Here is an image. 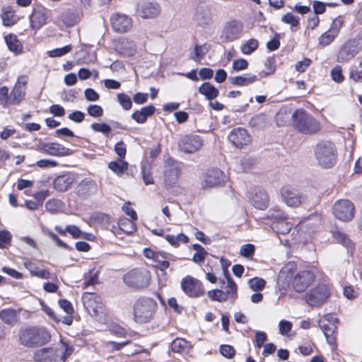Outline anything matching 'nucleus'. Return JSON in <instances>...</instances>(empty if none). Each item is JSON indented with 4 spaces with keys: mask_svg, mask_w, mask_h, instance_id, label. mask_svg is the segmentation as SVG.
<instances>
[{
    "mask_svg": "<svg viewBox=\"0 0 362 362\" xmlns=\"http://www.w3.org/2000/svg\"><path fill=\"white\" fill-rule=\"evenodd\" d=\"M248 284L250 285V288L252 291H262L266 285V281L264 279L259 277H255L249 280Z\"/></svg>",
    "mask_w": 362,
    "mask_h": 362,
    "instance_id": "46",
    "label": "nucleus"
},
{
    "mask_svg": "<svg viewBox=\"0 0 362 362\" xmlns=\"http://www.w3.org/2000/svg\"><path fill=\"white\" fill-rule=\"evenodd\" d=\"M141 174L143 181L146 185L153 184L154 180L149 166L143 165L141 167Z\"/></svg>",
    "mask_w": 362,
    "mask_h": 362,
    "instance_id": "49",
    "label": "nucleus"
},
{
    "mask_svg": "<svg viewBox=\"0 0 362 362\" xmlns=\"http://www.w3.org/2000/svg\"><path fill=\"white\" fill-rule=\"evenodd\" d=\"M34 359L37 362H57L54 348H43L36 351Z\"/></svg>",
    "mask_w": 362,
    "mask_h": 362,
    "instance_id": "26",
    "label": "nucleus"
},
{
    "mask_svg": "<svg viewBox=\"0 0 362 362\" xmlns=\"http://www.w3.org/2000/svg\"><path fill=\"white\" fill-rule=\"evenodd\" d=\"M5 42L8 49L16 54L22 52L23 45L14 34L10 33L4 37Z\"/></svg>",
    "mask_w": 362,
    "mask_h": 362,
    "instance_id": "32",
    "label": "nucleus"
},
{
    "mask_svg": "<svg viewBox=\"0 0 362 362\" xmlns=\"http://www.w3.org/2000/svg\"><path fill=\"white\" fill-rule=\"evenodd\" d=\"M281 21L286 24L291 25V27H298L299 25V18L291 13L284 15Z\"/></svg>",
    "mask_w": 362,
    "mask_h": 362,
    "instance_id": "52",
    "label": "nucleus"
},
{
    "mask_svg": "<svg viewBox=\"0 0 362 362\" xmlns=\"http://www.w3.org/2000/svg\"><path fill=\"white\" fill-rule=\"evenodd\" d=\"M91 129L95 132H100L107 135L110 131V127L105 123H93L90 125Z\"/></svg>",
    "mask_w": 362,
    "mask_h": 362,
    "instance_id": "53",
    "label": "nucleus"
},
{
    "mask_svg": "<svg viewBox=\"0 0 362 362\" xmlns=\"http://www.w3.org/2000/svg\"><path fill=\"white\" fill-rule=\"evenodd\" d=\"M151 275L144 269H135L124 275V283L130 287L141 288L147 287L150 284Z\"/></svg>",
    "mask_w": 362,
    "mask_h": 362,
    "instance_id": "7",
    "label": "nucleus"
},
{
    "mask_svg": "<svg viewBox=\"0 0 362 362\" xmlns=\"http://www.w3.org/2000/svg\"><path fill=\"white\" fill-rule=\"evenodd\" d=\"M83 304L89 314L99 322L105 320L106 313L102 298L95 293H84Z\"/></svg>",
    "mask_w": 362,
    "mask_h": 362,
    "instance_id": "5",
    "label": "nucleus"
},
{
    "mask_svg": "<svg viewBox=\"0 0 362 362\" xmlns=\"http://www.w3.org/2000/svg\"><path fill=\"white\" fill-rule=\"evenodd\" d=\"M50 339L51 334L44 327H28L22 329L19 333L20 344L28 348L43 346Z\"/></svg>",
    "mask_w": 362,
    "mask_h": 362,
    "instance_id": "1",
    "label": "nucleus"
},
{
    "mask_svg": "<svg viewBox=\"0 0 362 362\" xmlns=\"http://www.w3.org/2000/svg\"><path fill=\"white\" fill-rule=\"evenodd\" d=\"M330 295L329 286L322 284L309 290L305 293L304 299L309 306L319 308L327 300Z\"/></svg>",
    "mask_w": 362,
    "mask_h": 362,
    "instance_id": "6",
    "label": "nucleus"
},
{
    "mask_svg": "<svg viewBox=\"0 0 362 362\" xmlns=\"http://www.w3.org/2000/svg\"><path fill=\"white\" fill-rule=\"evenodd\" d=\"M337 36V34L329 30L325 32L319 38V44L322 47L330 45L335 37Z\"/></svg>",
    "mask_w": 362,
    "mask_h": 362,
    "instance_id": "43",
    "label": "nucleus"
},
{
    "mask_svg": "<svg viewBox=\"0 0 362 362\" xmlns=\"http://www.w3.org/2000/svg\"><path fill=\"white\" fill-rule=\"evenodd\" d=\"M335 320L336 319L332 314H328L321 317L318 321L319 326L322 330L327 343L331 345L335 343V333L337 330Z\"/></svg>",
    "mask_w": 362,
    "mask_h": 362,
    "instance_id": "10",
    "label": "nucleus"
},
{
    "mask_svg": "<svg viewBox=\"0 0 362 362\" xmlns=\"http://www.w3.org/2000/svg\"><path fill=\"white\" fill-rule=\"evenodd\" d=\"M269 214L268 216L273 219L274 221H280L281 219L286 218V217L284 216V214L283 211H281L279 209H272L269 211Z\"/></svg>",
    "mask_w": 362,
    "mask_h": 362,
    "instance_id": "61",
    "label": "nucleus"
},
{
    "mask_svg": "<svg viewBox=\"0 0 362 362\" xmlns=\"http://www.w3.org/2000/svg\"><path fill=\"white\" fill-rule=\"evenodd\" d=\"M117 101L122 108L125 110H129L132 108V101L131 98L122 93H117Z\"/></svg>",
    "mask_w": 362,
    "mask_h": 362,
    "instance_id": "45",
    "label": "nucleus"
},
{
    "mask_svg": "<svg viewBox=\"0 0 362 362\" xmlns=\"http://www.w3.org/2000/svg\"><path fill=\"white\" fill-rule=\"evenodd\" d=\"M279 327L280 334L281 335H286L291 330L292 323L287 320H281Z\"/></svg>",
    "mask_w": 362,
    "mask_h": 362,
    "instance_id": "60",
    "label": "nucleus"
},
{
    "mask_svg": "<svg viewBox=\"0 0 362 362\" xmlns=\"http://www.w3.org/2000/svg\"><path fill=\"white\" fill-rule=\"evenodd\" d=\"M258 46V41L256 39L252 38L243 44L240 47V49L243 54H250L257 49Z\"/></svg>",
    "mask_w": 362,
    "mask_h": 362,
    "instance_id": "39",
    "label": "nucleus"
},
{
    "mask_svg": "<svg viewBox=\"0 0 362 362\" xmlns=\"http://www.w3.org/2000/svg\"><path fill=\"white\" fill-rule=\"evenodd\" d=\"M208 296L214 300L218 302H224L228 300V294L224 291L219 289H214L208 292Z\"/></svg>",
    "mask_w": 362,
    "mask_h": 362,
    "instance_id": "44",
    "label": "nucleus"
},
{
    "mask_svg": "<svg viewBox=\"0 0 362 362\" xmlns=\"http://www.w3.org/2000/svg\"><path fill=\"white\" fill-rule=\"evenodd\" d=\"M243 24L240 21L231 20L226 23L221 37L228 42H232L238 39L243 30Z\"/></svg>",
    "mask_w": 362,
    "mask_h": 362,
    "instance_id": "13",
    "label": "nucleus"
},
{
    "mask_svg": "<svg viewBox=\"0 0 362 362\" xmlns=\"http://www.w3.org/2000/svg\"><path fill=\"white\" fill-rule=\"evenodd\" d=\"M257 76L252 74H245L242 76H237L230 78V82L234 86H246L257 81Z\"/></svg>",
    "mask_w": 362,
    "mask_h": 362,
    "instance_id": "30",
    "label": "nucleus"
},
{
    "mask_svg": "<svg viewBox=\"0 0 362 362\" xmlns=\"http://www.w3.org/2000/svg\"><path fill=\"white\" fill-rule=\"evenodd\" d=\"M223 274L227 281V285L224 288L225 293L228 294V299L231 298L235 300L237 297V285L230 276V274L226 269H223Z\"/></svg>",
    "mask_w": 362,
    "mask_h": 362,
    "instance_id": "35",
    "label": "nucleus"
},
{
    "mask_svg": "<svg viewBox=\"0 0 362 362\" xmlns=\"http://www.w3.org/2000/svg\"><path fill=\"white\" fill-rule=\"evenodd\" d=\"M225 178L223 173L219 169H210L204 175L202 186L204 188L214 187L224 182Z\"/></svg>",
    "mask_w": 362,
    "mask_h": 362,
    "instance_id": "18",
    "label": "nucleus"
},
{
    "mask_svg": "<svg viewBox=\"0 0 362 362\" xmlns=\"http://www.w3.org/2000/svg\"><path fill=\"white\" fill-rule=\"evenodd\" d=\"M333 214L337 218L343 221H351L354 216V206L348 199L337 201L333 206Z\"/></svg>",
    "mask_w": 362,
    "mask_h": 362,
    "instance_id": "8",
    "label": "nucleus"
},
{
    "mask_svg": "<svg viewBox=\"0 0 362 362\" xmlns=\"http://www.w3.org/2000/svg\"><path fill=\"white\" fill-rule=\"evenodd\" d=\"M156 108L153 105L142 107L140 110H136L132 115V118L139 124L146 122L148 117L151 116L155 112Z\"/></svg>",
    "mask_w": 362,
    "mask_h": 362,
    "instance_id": "29",
    "label": "nucleus"
},
{
    "mask_svg": "<svg viewBox=\"0 0 362 362\" xmlns=\"http://www.w3.org/2000/svg\"><path fill=\"white\" fill-rule=\"evenodd\" d=\"M228 140L235 146L242 148L251 142V138L247 131L244 128L233 129L228 135Z\"/></svg>",
    "mask_w": 362,
    "mask_h": 362,
    "instance_id": "19",
    "label": "nucleus"
},
{
    "mask_svg": "<svg viewBox=\"0 0 362 362\" xmlns=\"http://www.w3.org/2000/svg\"><path fill=\"white\" fill-rule=\"evenodd\" d=\"M255 252V246L252 244H245L240 249V254L245 257L252 256Z\"/></svg>",
    "mask_w": 362,
    "mask_h": 362,
    "instance_id": "58",
    "label": "nucleus"
},
{
    "mask_svg": "<svg viewBox=\"0 0 362 362\" xmlns=\"http://www.w3.org/2000/svg\"><path fill=\"white\" fill-rule=\"evenodd\" d=\"M71 45H66L63 47L56 48L47 52L50 57H60L71 51Z\"/></svg>",
    "mask_w": 362,
    "mask_h": 362,
    "instance_id": "48",
    "label": "nucleus"
},
{
    "mask_svg": "<svg viewBox=\"0 0 362 362\" xmlns=\"http://www.w3.org/2000/svg\"><path fill=\"white\" fill-rule=\"evenodd\" d=\"M293 224L288 221L287 218L274 221L272 223V228L279 234H287L292 228Z\"/></svg>",
    "mask_w": 362,
    "mask_h": 362,
    "instance_id": "34",
    "label": "nucleus"
},
{
    "mask_svg": "<svg viewBox=\"0 0 362 362\" xmlns=\"http://www.w3.org/2000/svg\"><path fill=\"white\" fill-rule=\"evenodd\" d=\"M30 26L33 30H39L47 22L46 9L42 8L34 9L30 16Z\"/></svg>",
    "mask_w": 362,
    "mask_h": 362,
    "instance_id": "23",
    "label": "nucleus"
},
{
    "mask_svg": "<svg viewBox=\"0 0 362 362\" xmlns=\"http://www.w3.org/2000/svg\"><path fill=\"white\" fill-rule=\"evenodd\" d=\"M199 92L200 94L205 96V98L211 100L215 99L219 93V90L214 85L209 82L204 83L199 88Z\"/></svg>",
    "mask_w": 362,
    "mask_h": 362,
    "instance_id": "33",
    "label": "nucleus"
},
{
    "mask_svg": "<svg viewBox=\"0 0 362 362\" xmlns=\"http://www.w3.org/2000/svg\"><path fill=\"white\" fill-rule=\"evenodd\" d=\"M0 105L4 106L11 105L8 88L6 86L0 87Z\"/></svg>",
    "mask_w": 362,
    "mask_h": 362,
    "instance_id": "51",
    "label": "nucleus"
},
{
    "mask_svg": "<svg viewBox=\"0 0 362 362\" xmlns=\"http://www.w3.org/2000/svg\"><path fill=\"white\" fill-rule=\"evenodd\" d=\"M267 339V336L265 332L261 331L257 332L255 339L256 346L258 348H261L263 346L264 343L266 341Z\"/></svg>",
    "mask_w": 362,
    "mask_h": 362,
    "instance_id": "64",
    "label": "nucleus"
},
{
    "mask_svg": "<svg viewBox=\"0 0 362 362\" xmlns=\"http://www.w3.org/2000/svg\"><path fill=\"white\" fill-rule=\"evenodd\" d=\"M62 206V202L59 199H49L45 204V209L52 214L57 213Z\"/></svg>",
    "mask_w": 362,
    "mask_h": 362,
    "instance_id": "47",
    "label": "nucleus"
},
{
    "mask_svg": "<svg viewBox=\"0 0 362 362\" xmlns=\"http://www.w3.org/2000/svg\"><path fill=\"white\" fill-rule=\"evenodd\" d=\"M115 151L119 157V159L124 158L127 153L125 144L122 141L117 143L115 146Z\"/></svg>",
    "mask_w": 362,
    "mask_h": 362,
    "instance_id": "63",
    "label": "nucleus"
},
{
    "mask_svg": "<svg viewBox=\"0 0 362 362\" xmlns=\"http://www.w3.org/2000/svg\"><path fill=\"white\" fill-rule=\"evenodd\" d=\"M334 238L339 243L347 248L349 249L352 247V243L346 234L337 232L334 234Z\"/></svg>",
    "mask_w": 362,
    "mask_h": 362,
    "instance_id": "54",
    "label": "nucleus"
},
{
    "mask_svg": "<svg viewBox=\"0 0 362 362\" xmlns=\"http://www.w3.org/2000/svg\"><path fill=\"white\" fill-rule=\"evenodd\" d=\"M158 304L151 298H138L133 305L134 320L138 324L150 322L156 313Z\"/></svg>",
    "mask_w": 362,
    "mask_h": 362,
    "instance_id": "2",
    "label": "nucleus"
},
{
    "mask_svg": "<svg viewBox=\"0 0 362 362\" xmlns=\"http://www.w3.org/2000/svg\"><path fill=\"white\" fill-rule=\"evenodd\" d=\"M166 254L159 253L158 255V259H156L154 260L156 263V267L160 269L161 271H165V269H167L170 266V263L168 261L166 260Z\"/></svg>",
    "mask_w": 362,
    "mask_h": 362,
    "instance_id": "50",
    "label": "nucleus"
},
{
    "mask_svg": "<svg viewBox=\"0 0 362 362\" xmlns=\"http://www.w3.org/2000/svg\"><path fill=\"white\" fill-rule=\"evenodd\" d=\"M36 165L40 168H51L56 167L57 162L49 159H42L37 162Z\"/></svg>",
    "mask_w": 362,
    "mask_h": 362,
    "instance_id": "62",
    "label": "nucleus"
},
{
    "mask_svg": "<svg viewBox=\"0 0 362 362\" xmlns=\"http://www.w3.org/2000/svg\"><path fill=\"white\" fill-rule=\"evenodd\" d=\"M88 114L93 117H100L103 115V109L98 105H90L87 107Z\"/></svg>",
    "mask_w": 362,
    "mask_h": 362,
    "instance_id": "55",
    "label": "nucleus"
},
{
    "mask_svg": "<svg viewBox=\"0 0 362 362\" xmlns=\"http://www.w3.org/2000/svg\"><path fill=\"white\" fill-rule=\"evenodd\" d=\"M188 346V342L182 338H177L171 344V349L175 353L184 352Z\"/></svg>",
    "mask_w": 362,
    "mask_h": 362,
    "instance_id": "41",
    "label": "nucleus"
},
{
    "mask_svg": "<svg viewBox=\"0 0 362 362\" xmlns=\"http://www.w3.org/2000/svg\"><path fill=\"white\" fill-rule=\"evenodd\" d=\"M356 54V51L351 43L344 44L337 54V62H345L351 59Z\"/></svg>",
    "mask_w": 362,
    "mask_h": 362,
    "instance_id": "31",
    "label": "nucleus"
},
{
    "mask_svg": "<svg viewBox=\"0 0 362 362\" xmlns=\"http://www.w3.org/2000/svg\"><path fill=\"white\" fill-rule=\"evenodd\" d=\"M1 320L8 325H13L16 322V315L13 310H4L0 313Z\"/></svg>",
    "mask_w": 362,
    "mask_h": 362,
    "instance_id": "42",
    "label": "nucleus"
},
{
    "mask_svg": "<svg viewBox=\"0 0 362 362\" xmlns=\"http://www.w3.org/2000/svg\"><path fill=\"white\" fill-rule=\"evenodd\" d=\"M98 186L95 181L83 180L78 186L77 192L81 196H90L96 193Z\"/></svg>",
    "mask_w": 362,
    "mask_h": 362,
    "instance_id": "28",
    "label": "nucleus"
},
{
    "mask_svg": "<svg viewBox=\"0 0 362 362\" xmlns=\"http://www.w3.org/2000/svg\"><path fill=\"white\" fill-rule=\"evenodd\" d=\"M268 124V118L264 114L254 116L250 121V125L257 129H264Z\"/></svg>",
    "mask_w": 362,
    "mask_h": 362,
    "instance_id": "37",
    "label": "nucleus"
},
{
    "mask_svg": "<svg viewBox=\"0 0 362 362\" xmlns=\"http://www.w3.org/2000/svg\"><path fill=\"white\" fill-rule=\"evenodd\" d=\"M160 6L157 2L143 3L137 10L138 15L144 19L156 18L160 15Z\"/></svg>",
    "mask_w": 362,
    "mask_h": 362,
    "instance_id": "20",
    "label": "nucleus"
},
{
    "mask_svg": "<svg viewBox=\"0 0 362 362\" xmlns=\"http://www.w3.org/2000/svg\"><path fill=\"white\" fill-rule=\"evenodd\" d=\"M251 204L256 209L264 210L269 206V197L267 194L262 189L256 192L250 198Z\"/></svg>",
    "mask_w": 362,
    "mask_h": 362,
    "instance_id": "25",
    "label": "nucleus"
},
{
    "mask_svg": "<svg viewBox=\"0 0 362 362\" xmlns=\"http://www.w3.org/2000/svg\"><path fill=\"white\" fill-rule=\"evenodd\" d=\"M180 169L178 163L172 158H168L164 165L163 177L165 185L171 187L178 180Z\"/></svg>",
    "mask_w": 362,
    "mask_h": 362,
    "instance_id": "14",
    "label": "nucleus"
},
{
    "mask_svg": "<svg viewBox=\"0 0 362 362\" xmlns=\"http://www.w3.org/2000/svg\"><path fill=\"white\" fill-rule=\"evenodd\" d=\"M315 279V276L311 271H300L293 277L292 281L293 288L298 293H302L307 289Z\"/></svg>",
    "mask_w": 362,
    "mask_h": 362,
    "instance_id": "12",
    "label": "nucleus"
},
{
    "mask_svg": "<svg viewBox=\"0 0 362 362\" xmlns=\"http://www.w3.org/2000/svg\"><path fill=\"white\" fill-rule=\"evenodd\" d=\"M117 53L123 57H132L135 54L136 48L134 42L122 40L118 42L115 48Z\"/></svg>",
    "mask_w": 362,
    "mask_h": 362,
    "instance_id": "27",
    "label": "nucleus"
},
{
    "mask_svg": "<svg viewBox=\"0 0 362 362\" xmlns=\"http://www.w3.org/2000/svg\"><path fill=\"white\" fill-rule=\"evenodd\" d=\"M293 125L300 133L315 134L320 129V124L303 110H297L293 114Z\"/></svg>",
    "mask_w": 362,
    "mask_h": 362,
    "instance_id": "4",
    "label": "nucleus"
},
{
    "mask_svg": "<svg viewBox=\"0 0 362 362\" xmlns=\"http://www.w3.org/2000/svg\"><path fill=\"white\" fill-rule=\"evenodd\" d=\"M57 362L60 361H65L74 352V346L68 343L61 340L59 344L54 348Z\"/></svg>",
    "mask_w": 362,
    "mask_h": 362,
    "instance_id": "24",
    "label": "nucleus"
},
{
    "mask_svg": "<svg viewBox=\"0 0 362 362\" xmlns=\"http://www.w3.org/2000/svg\"><path fill=\"white\" fill-rule=\"evenodd\" d=\"M40 149L45 153L53 156H62L67 153L69 149L57 143H42L40 144Z\"/></svg>",
    "mask_w": 362,
    "mask_h": 362,
    "instance_id": "22",
    "label": "nucleus"
},
{
    "mask_svg": "<svg viewBox=\"0 0 362 362\" xmlns=\"http://www.w3.org/2000/svg\"><path fill=\"white\" fill-rule=\"evenodd\" d=\"M76 180L73 173H67L57 176L54 180V189L60 192L67 191L74 183Z\"/></svg>",
    "mask_w": 362,
    "mask_h": 362,
    "instance_id": "21",
    "label": "nucleus"
},
{
    "mask_svg": "<svg viewBox=\"0 0 362 362\" xmlns=\"http://www.w3.org/2000/svg\"><path fill=\"white\" fill-rule=\"evenodd\" d=\"M134 220L127 218H121L118 222L119 229L127 234H132L136 230Z\"/></svg>",
    "mask_w": 362,
    "mask_h": 362,
    "instance_id": "36",
    "label": "nucleus"
},
{
    "mask_svg": "<svg viewBox=\"0 0 362 362\" xmlns=\"http://www.w3.org/2000/svg\"><path fill=\"white\" fill-rule=\"evenodd\" d=\"M248 66V62L244 59H236L233 62L232 69L233 71H240L245 70Z\"/></svg>",
    "mask_w": 362,
    "mask_h": 362,
    "instance_id": "57",
    "label": "nucleus"
},
{
    "mask_svg": "<svg viewBox=\"0 0 362 362\" xmlns=\"http://www.w3.org/2000/svg\"><path fill=\"white\" fill-rule=\"evenodd\" d=\"M203 141L196 134L183 136L178 141L179 149L185 153H194L202 148Z\"/></svg>",
    "mask_w": 362,
    "mask_h": 362,
    "instance_id": "9",
    "label": "nucleus"
},
{
    "mask_svg": "<svg viewBox=\"0 0 362 362\" xmlns=\"http://www.w3.org/2000/svg\"><path fill=\"white\" fill-rule=\"evenodd\" d=\"M28 83V77L21 76L11 90L10 95L11 105L19 104L25 97L26 86Z\"/></svg>",
    "mask_w": 362,
    "mask_h": 362,
    "instance_id": "17",
    "label": "nucleus"
},
{
    "mask_svg": "<svg viewBox=\"0 0 362 362\" xmlns=\"http://www.w3.org/2000/svg\"><path fill=\"white\" fill-rule=\"evenodd\" d=\"M221 354L228 358H231L234 356L235 351L232 346L230 345H221L220 346Z\"/></svg>",
    "mask_w": 362,
    "mask_h": 362,
    "instance_id": "56",
    "label": "nucleus"
},
{
    "mask_svg": "<svg viewBox=\"0 0 362 362\" xmlns=\"http://www.w3.org/2000/svg\"><path fill=\"white\" fill-rule=\"evenodd\" d=\"M331 76L333 81L337 83H340L344 80L342 75V70L339 66H337L332 69L331 71Z\"/></svg>",
    "mask_w": 362,
    "mask_h": 362,
    "instance_id": "59",
    "label": "nucleus"
},
{
    "mask_svg": "<svg viewBox=\"0 0 362 362\" xmlns=\"http://www.w3.org/2000/svg\"><path fill=\"white\" fill-rule=\"evenodd\" d=\"M1 19L5 26H11L16 23V18L14 12L11 9L6 8L1 13Z\"/></svg>",
    "mask_w": 362,
    "mask_h": 362,
    "instance_id": "40",
    "label": "nucleus"
},
{
    "mask_svg": "<svg viewBox=\"0 0 362 362\" xmlns=\"http://www.w3.org/2000/svg\"><path fill=\"white\" fill-rule=\"evenodd\" d=\"M111 26L114 31L124 33L129 31L132 27V19L126 14L115 13L110 17Z\"/></svg>",
    "mask_w": 362,
    "mask_h": 362,
    "instance_id": "15",
    "label": "nucleus"
},
{
    "mask_svg": "<svg viewBox=\"0 0 362 362\" xmlns=\"http://www.w3.org/2000/svg\"><path fill=\"white\" fill-rule=\"evenodd\" d=\"M182 291L189 297H199L204 294V288L200 281L187 276L181 282Z\"/></svg>",
    "mask_w": 362,
    "mask_h": 362,
    "instance_id": "16",
    "label": "nucleus"
},
{
    "mask_svg": "<svg viewBox=\"0 0 362 362\" xmlns=\"http://www.w3.org/2000/svg\"><path fill=\"white\" fill-rule=\"evenodd\" d=\"M281 194L284 202L290 207H298L306 202V197L303 194L289 187H284Z\"/></svg>",
    "mask_w": 362,
    "mask_h": 362,
    "instance_id": "11",
    "label": "nucleus"
},
{
    "mask_svg": "<svg viewBox=\"0 0 362 362\" xmlns=\"http://www.w3.org/2000/svg\"><path fill=\"white\" fill-rule=\"evenodd\" d=\"M108 168L117 175H121L128 168V163L122 159L109 163Z\"/></svg>",
    "mask_w": 362,
    "mask_h": 362,
    "instance_id": "38",
    "label": "nucleus"
},
{
    "mask_svg": "<svg viewBox=\"0 0 362 362\" xmlns=\"http://www.w3.org/2000/svg\"><path fill=\"white\" fill-rule=\"evenodd\" d=\"M314 152L315 158L322 168H330L335 165L337 149L333 143L321 141L316 144Z\"/></svg>",
    "mask_w": 362,
    "mask_h": 362,
    "instance_id": "3",
    "label": "nucleus"
}]
</instances>
